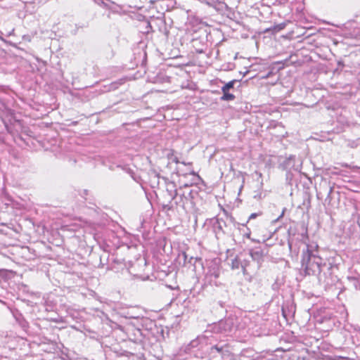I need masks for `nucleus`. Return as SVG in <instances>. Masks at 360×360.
I'll list each match as a JSON object with an SVG mask.
<instances>
[{
  "label": "nucleus",
  "instance_id": "obj_21",
  "mask_svg": "<svg viewBox=\"0 0 360 360\" xmlns=\"http://www.w3.org/2000/svg\"><path fill=\"white\" fill-rule=\"evenodd\" d=\"M191 174H193V175H195V173L194 172H191Z\"/></svg>",
  "mask_w": 360,
  "mask_h": 360
},
{
  "label": "nucleus",
  "instance_id": "obj_7",
  "mask_svg": "<svg viewBox=\"0 0 360 360\" xmlns=\"http://www.w3.org/2000/svg\"><path fill=\"white\" fill-rule=\"evenodd\" d=\"M285 24H275L270 28H267L265 30V32L271 31L273 33L278 32L283 30L285 27Z\"/></svg>",
  "mask_w": 360,
  "mask_h": 360
},
{
  "label": "nucleus",
  "instance_id": "obj_16",
  "mask_svg": "<svg viewBox=\"0 0 360 360\" xmlns=\"http://www.w3.org/2000/svg\"><path fill=\"white\" fill-rule=\"evenodd\" d=\"M174 161L176 163H179V160H178V159H177L176 158L174 160Z\"/></svg>",
  "mask_w": 360,
  "mask_h": 360
},
{
  "label": "nucleus",
  "instance_id": "obj_22",
  "mask_svg": "<svg viewBox=\"0 0 360 360\" xmlns=\"http://www.w3.org/2000/svg\"><path fill=\"white\" fill-rule=\"evenodd\" d=\"M283 212L281 214V216L278 217V219H279V218H281V217H283Z\"/></svg>",
  "mask_w": 360,
  "mask_h": 360
},
{
  "label": "nucleus",
  "instance_id": "obj_3",
  "mask_svg": "<svg viewBox=\"0 0 360 360\" xmlns=\"http://www.w3.org/2000/svg\"><path fill=\"white\" fill-rule=\"evenodd\" d=\"M221 274V267L218 262H210L207 271L205 274V279L211 285H217V279L219 277Z\"/></svg>",
  "mask_w": 360,
  "mask_h": 360
},
{
  "label": "nucleus",
  "instance_id": "obj_1",
  "mask_svg": "<svg viewBox=\"0 0 360 360\" xmlns=\"http://www.w3.org/2000/svg\"><path fill=\"white\" fill-rule=\"evenodd\" d=\"M326 266L327 264L319 256H302V266L307 275H314L321 279V273Z\"/></svg>",
  "mask_w": 360,
  "mask_h": 360
},
{
  "label": "nucleus",
  "instance_id": "obj_20",
  "mask_svg": "<svg viewBox=\"0 0 360 360\" xmlns=\"http://www.w3.org/2000/svg\"><path fill=\"white\" fill-rule=\"evenodd\" d=\"M184 259H186V255L185 253H184Z\"/></svg>",
  "mask_w": 360,
  "mask_h": 360
},
{
  "label": "nucleus",
  "instance_id": "obj_2",
  "mask_svg": "<svg viewBox=\"0 0 360 360\" xmlns=\"http://www.w3.org/2000/svg\"><path fill=\"white\" fill-rule=\"evenodd\" d=\"M198 345H205L206 348L205 349L207 352H209V354L212 357H216V354H219L221 358H223L226 353L229 352L227 350V345L226 344L219 343L217 345L207 344V338L205 336L198 337L195 340H192L189 346L191 347H196Z\"/></svg>",
  "mask_w": 360,
  "mask_h": 360
},
{
  "label": "nucleus",
  "instance_id": "obj_12",
  "mask_svg": "<svg viewBox=\"0 0 360 360\" xmlns=\"http://www.w3.org/2000/svg\"><path fill=\"white\" fill-rule=\"evenodd\" d=\"M189 18H190V20H191V22H197L198 20H199V18H198V17H197V16H196V15H189Z\"/></svg>",
  "mask_w": 360,
  "mask_h": 360
},
{
  "label": "nucleus",
  "instance_id": "obj_5",
  "mask_svg": "<svg viewBox=\"0 0 360 360\" xmlns=\"http://www.w3.org/2000/svg\"><path fill=\"white\" fill-rule=\"evenodd\" d=\"M306 250H303L302 256L316 257L318 252V245L316 243H306Z\"/></svg>",
  "mask_w": 360,
  "mask_h": 360
},
{
  "label": "nucleus",
  "instance_id": "obj_8",
  "mask_svg": "<svg viewBox=\"0 0 360 360\" xmlns=\"http://www.w3.org/2000/svg\"><path fill=\"white\" fill-rule=\"evenodd\" d=\"M240 268H241V259L236 257L231 261V269H238Z\"/></svg>",
  "mask_w": 360,
  "mask_h": 360
},
{
  "label": "nucleus",
  "instance_id": "obj_17",
  "mask_svg": "<svg viewBox=\"0 0 360 360\" xmlns=\"http://www.w3.org/2000/svg\"><path fill=\"white\" fill-rule=\"evenodd\" d=\"M248 72V70L245 71L244 73H243V76L246 75Z\"/></svg>",
  "mask_w": 360,
  "mask_h": 360
},
{
  "label": "nucleus",
  "instance_id": "obj_13",
  "mask_svg": "<svg viewBox=\"0 0 360 360\" xmlns=\"http://www.w3.org/2000/svg\"><path fill=\"white\" fill-rule=\"evenodd\" d=\"M95 1V3H96L97 4L100 5V6H106L107 4L104 2L103 0H94Z\"/></svg>",
  "mask_w": 360,
  "mask_h": 360
},
{
  "label": "nucleus",
  "instance_id": "obj_4",
  "mask_svg": "<svg viewBox=\"0 0 360 360\" xmlns=\"http://www.w3.org/2000/svg\"><path fill=\"white\" fill-rule=\"evenodd\" d=\"M233 326V322L231 319L221 320L214 326V330L217 333L227 335L232 331Z\"/></svg>",
  "mask_w": 360,
  "mask_h": 360
},
{
  "label": "nucleus",
  "instance_id": "obj_19",
  "mask_svg": "<svg viewBox=\"0 0 360 360\" xmlns=\"http://www.w3.org/2000/svg\"><path fill=\"white\" fill-rule=\"evenodd\" d=\"M149 27H150V23L148 24L147 28H149Z\"/></svg>",
  "mask_w": 360,
  "mask_h": 360
},
{
  "label": "nucleus",
  "instance_id": "obj_14",
  "mask_svg": "<svg viewBox=\"0 0 360 360\" xmlns=\"http://www.w3.org/2000/svg\"><path fill=\"white\" fill-rule=\"evenodd\" d=\"M258 216V214L257 213H252L249 217V220L256 218Z\"/></svg>",
  "mask_w": 360,
  "mask_h": 360
},
{
  "label": "nucleus",
  "instance_id": "obj_15",
  "mask_svg": "<svg viewBox=\"0 0 360 360\" xmlns=\"http://www.w3.org/2000/svg\"><path fill=\"white\" fill-rule=\"evenodd\" d=\"M244 234L248 238H250L251 232L249 229H248V232L245 233Z\"/></svg>",
  "mask_w": 360,
  "mask_h": 360
},
{
  "label": "nucleus",
  "instance_id": "obj_9",
  "mask_svg": "<svg viewBox=\"0 0 360 360\" xmlns=\"http://www.w3.org/2000/svg\"><path fill=\"white\" fill-rule=\"evenodd\" d=\"M236 82V79H233V80H231V81L229 82L228 83H226L224 86H223L221 87V91L222 92L229 91V90L230 89L233 88L234 84Z\"/></svg>",
  "mask_w": 360,
  "mask_h": 360
},
{
  "label": "nucleus",
  "instance_id": "obj_6",
  "mask_svg": "<svg viewBox=\"0 0 360 360\" xmlns=\"http://www.w3.org/2000/svg\"><path fill=\"white\" fill-rule=\"evenodd\" d=\"M249 255L252 259L259 264L258 267H259L263 261V251L261 249H251L249 251Z\"/></svg>",
  "mask_w": 360,
  "mask_h": 360
},
{
  "label": "nucleus",
  "instance_id": "obj_11",
  "mask_svg": "<svg viewBox=\"0 0 360 360\" xmlns=\"http://www.w3.org/2000/svg\"><path fill=\"white\" fill-rule=\"evenodd\" d=\"M250 264V261L248 259L241 260V269L244 275L247 274V268Z\"/></svg>",
  "mask_w": 360,
  "mask_h": 360
},
{
  "label": "nucleus",
  "instance_id": "obj_18",
  "mask_svg": "<svg viewBox=\"0 0 360 360\" xmlns=\"http://www.w3.org/2000/svg\"><path fill=\"white\" fill-rule=\"evenodd\" d=\"M328 266H330V264H328V265H327L326 267L328 269H330V267Z\"/></svg>",
  "mask_w": 360,
  "mask_h": 360
},
{
  "label": "nucleus",
  "instance_id": "obj_10",
  "mask_svg": "<svg viewBox=\"0 0 360 360\" xmlns=\"http://www.w3.org/2000/svg\"><path fill=\"white\" fill-rule=\"evenodd\" d=\"M235 98V96L228 91L223 92V96L221 97V101H233Z\"/></svg>",
  "mask_w": 360,
  "mask_h": 360
}]
</instances>
